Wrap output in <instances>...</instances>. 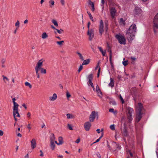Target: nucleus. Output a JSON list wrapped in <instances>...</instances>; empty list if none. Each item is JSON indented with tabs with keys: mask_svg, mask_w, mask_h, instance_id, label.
Here are the masks:
<instances>
[{
	"mask_svg": "<svg viewBox=\"0 0 158 158\" xmlns=\"http://www.w3.org/2000/svg\"><path fill=\"white\" fill-rule=\"evenodd\" d=\"M114 80H110V82L109 84V85L111 87L114 86Z\"/></svg>",
	"mask_w": 158,
	"mask_h": 158,
	"instance_id": "obj_36",
	"label": "nucleus"
},
{
	"mask_svg": "<svg viewBox=\"0 0 158 158\" xmlns=\"http://www.w3.org/2000/svg\"><path fill=\"white\" fill-rule=\"evenodd\" d=\"M55 137L54 134L53 133H52L50 137V142H54V141H55Z\"/></svg>",
	"mask_w": 158,
	"mask_h": 158,
	"instance_id": "obj_24",
	"label": "nucleus"
},
{
	"mask_svg": "<svg viewBox=\"0 0 158 158\" xmlns=\"http://www.w3.org/2000/svg\"><path fill=\"white\" fill-rule=\"evenodd\" d=\"M142 112H136V118L137 122H139L142 118Z\"/></svg>",
	"mask_w": 158,
	"mask_h": 158,
	"instance_id": "obj_14",
	"label": "nucleus"
},
{
	"mask_svg": "<svg viewBox=\"0 0 158 158\" xmlns=\"http://www.w3.org/2000/svg\"><path fill=\"white\" fill-rule=\"evenodd\" d=\"M58 141H59V144H60V145L62 144L63 143V139L61 136L59 137Z\"/></svg>",
	"mask_w": 158,
	"mask_h": 158,
	"instance_id": "obj_32",
	"label": "nucleus"
},
{
	"mask_svg": "<svg viewBox=\"0 0 158 158\" xmlns=\"http://www.w3.org/2000/svg\"><path fill=\"white\" fill-rule=\"evenodd\" d=\"M5 83L8 85H11L14 82V80H3Z\"/></svg>",
	"mask_w": 158,
	"mask_h": 158,
	"instance_id": "obj_15",
	"label": "nucleus"
},
{
	"mask_svg": "<svg viewBox=\"0 0 158 158\" xmlns=\"http://www.w3.org/2000/svg\"><path fill=\"white\" fill-rule=\"evenodd\" d=\"M67 127L69 129L71 130H73V128L71 125L69 124H68L67 125Z\"/></svg>",
	"mask_w": 158,
	"mask_h": 158,
	"instance_id": "obj_46",
	"label": "nucleus"
},
{
	"mask_svg": "<svg viewBox=\"0 0 158 158\" xmlns=\"http://www.w3.org/2000/svg\"><path fill=\"white\" fill-rule=\"evenodd\" d=\"M87 14L89 15L90 19L93 22H94V19H93V17H92L91 14L89 11H87Z\"/></svg>",
	"mask_w": 158,
	"mask_h": 158,
	"instance_id": "obj_33",
	"label": "nucleus"
},
{
	"mask_svg": "<svg viewBox=\"0 0 158 158\" xmlns=\"http://www.w3.org/2000/svg\"><path fill=\"white\" fill-rule=\"evenodd\" d=\"M98 118V113L94 111H92L89 117V120L90 122H93L96 117Z\"/></svg>",
	"mask_w": 158,
	"mask_h": 158,
	"instance_id": "obj_6",
	"label": "nucleus"
},
{
	"mask_svg": "<svg viewBox=\"0 0 158 158\" xmlns=\"http://www.w3.org/2000/svg\"><path fill=\"white\" fill-rule=\"evenodd\" d=\"M56 30L57 31V32L60 34H61L62 33V32H63L64 31L61 29H60V30L56 29Z\"/></svg>",
	"mask_w": 158,
	"mask_h": 158,
	"instance_id": "obj_45",
	"label": "nucleus"
},
{
	"mask_svg": "<svg viewBox=\"0 0 158 158\" xmlns=\"http://www.w3.org/2000/svg\"><path fill=\"white\" fill-rule=\"evenodd\" d=\"M57 98V96L56 94H54L52 97H50L49 99L50 101H54Z\"/></svg>",
	"mask_w": 158,
	"mask_h": 158,
	"instance_id": "obj_18",
	"label": "nucleus"
},
{
	"mask_svg": "<svg viewBox=\"0 0 158 158\" xmlns=\"http://www.w3.org/2000/svg\"><path fill=\"white\" fill-rule=\"evenodd\" d=\"M136 27L135 24H132L126 32L127 37L129 41H132L134 38V34L136 32Z\"/></svg>",
	"mask_w": 158,
	"mask_h": 158,
	"instance_id": "obj_1",
	"label": "nucleus"
},
{
	"mask_svg": "<svg viewBox=\"0 0 158 158\" xmlns=\"http://www.w3.org/2000/svg\"><path fill=\"white\" fill-rule=\"evenodd\" d=\"M107 46L108 52H110V61H111V49L110 48V46L109 45V44L108 43L107 44Z\"/></svg>",
	"mask_w": 158,
	"mask_h": 158,
	"instance_id": "obj_23",
	"label": "nucleus"
},
{
	"mask_svg": "<svg viewBox=\"0 0 158 158\" xmlns=\"http://www.w3.org/2000/svg\"><path fill=\"white\" fill-rule=\"evenodd\" d=\"M111 16L112 18H114L115 15L116 10L114 7H112L110 10Z\"/></svg>",
	"mask_w": 158,
	"mask_h": 158,
	"instance_id": "obj_13",
	"label": "nucleus"
},
{
	"mask_svg": "<svg viewBox=\"0 0 158 158\" xmlns=\"http://www.w3.org/2000/svg\"><path fill=\"white\" fill-rule=\"evenodd\" d=\"M89 122H87L85 123L84 126L86 131H89L91 126V124Z\"/></svg>",
	"mask_w": 158,
	"mask_h": 158,
	"instance_id": "obj_11",
	"label": "nucleus"
},
{
	"mask_svg": "<svg viewBox=\"0 0 158 158\" xmlns=\"http://www.w3.org/2000/svg\"><path fill=\"white\" fill-rule=\"evenodd\" d=\"M14 106L13 107V110H19L18 106H19L18 104L16 102L13 103Z\"/></svg>",
	"mask_w": 158,
	"mask_h": 158,
	"instance_id": "obj_27",
	"label": "nucleus"
},
{
	"mask_svg": "<svg viewBox=\"0 0 158 158\" xmlns=\"http://www.w3.org/2000/svg\"><path fill=\"white\" fill-rule=\"evenodd\" d=\"M115 37L121 44H126V39L123 36L117 34L115 35Z\"/></svg>",
	"mask_w": 158,
	"mask_h": 158,
	"instance_id": "obj_5",
	"label": "nucleus"
},
{
	"mask_svg": "<svg viewBox=\"0 0 158 158\" xmlns=\"http://www.w3.org/2000/svg\"><path fill=\"white\" fill-rule=\"evenodd\" d=\"M141 10L138 7H135V13L136 15L140 14L141 13Z\"/></svg>",
	"mask_w": 158,
	"mask_h": 158,
	"instance_id": "obj_19",
	"label": "nucleus"
},
{
	"mask_svg": "<svg viewBox=\"0 0 158 158\" xmlns=\"http://www.w3.org/2000/svg\"><path fill=\"white\" fill-rule=\"evenodd\" d=\"M6 60L5 58H2L1 60V64L2 67V68H5L6 67V66L5 64V63L6 62Z\"/></svg>",
	"mask_w": 158,
	"mask_h": 158,
	"instance_id": "obj_20",
	"label": "nucleus"
},
{
	"mask_svg": "<svg viewBox=\"0 0 158 158\" xmlns=\"http://www.w3.org/2000/svg\"><path fill=\"white\" fill-rule=\"evenodd\" d=\"M99 31L100 34L102 35L104 32L103 22L102 20H101L100 21L99 27Z\"/></svg>",
	"mask_w": 158,
	"mask_h": 158,
	"instance_id": "obj_7",
	"label": "nucleus"
},
{
	"mask_svg": "<svg viewBox=\"0 0 158 158\" xmlns=\"http://www.w3.org/2000/svg\"><path fill=\"white\" fill-rule=\"evenodd\" d=\"M89 86H91L93 89L94 91L95 90V89L94 87L92 81V80H89V81L88 82Z\"/></svg>",
	"mask_w": 158,
	"mask_h": 158,
	"instance_id": "obj_22",
	"label": "nucleus"
},
{
	"mask_svg": "<svg viewBox=\"0 0 158 158\" xmlns=\"http://www.w3.org/2000/svg\"><path fill=\"white\" fill-rule=\"evenodd\" d=\"M90 62V59H89L83 60V62L82 64V65H87Z\"/></svg>",
	"mask_w": 158,
	"mask_h": 158,
	"instance_id": "obj_25",
	"label": "nucleus"
},
{
	"mask_svg": "<svg viewBox=\"0 0 158 158\" xmlns=\"http://www.w3.org/2000/svg\"><path fill=\"white\" fill-rule=\"evenodd\" d=\"M96 91L97 92L98 96L100 98H102V93L98 86L97 85L96 86Z\"/></svg>",
	"mask_w": 158,
	"mask_h": 158,
	"instance_id": "obj_16",
	"label": "nucleus"
},
{
	"mask_svg": "<svg viewBox=\"0 0 158 158\" xmlns=\"http://www.w3.org/2000/svg\"><path fill=\"white\" fill-rule=\"evenodd\" d=\"M101 1H101V3H102L101 6H103L104 4L105 3V0H101Z\"/></svg>",
	"mask_w": 158,
	"mask_h": 158,
	"instance_id": "obj_59",
	"label": "nucleus"
},
{
	"mask_svg": "<svg viewBox=\"0 0 158 158\" xmlns=\"http://www.w3.org/2000/svg\"><path fill=\"white\" fill-rule=\"evenodd\" d=\"M56 145L54 142H50V147L52 150H54L55 148Z\"/></svg>",
	"mask_w": 158,
	"mask_h": 158,
	"instance_id": "obj_26",
	"label": "nucleus"
},
{
	"mask_svg": "<svg viewBox=\"0 0 158 158\" xmlns=\"http://www.w3.org/2000/svg\"><path fill=\"white\" fill-rule=\"evenodd\" d=\"M82 64L79 67V68L78 69V71L79 72H80L81 70L82 69V68H83V66H82Z\"/></svg>",
	"mask_w": 158,
	"mask_h": 158,
	"instance_id": "obj_47",
	"label": "nucleus"
},
{
	"mask_svg": "<svg viewBox=\"0 0 158 158\" xmlns=\"http://www.w3.org/2000/svg\"><path fill=\"white\" fill-rule=\"evenodd\" d=\"M100 70H101V68L99 67V68H98V73H97V78H99V75H100Z\"/></svg>",
	"mask_w": 158,
	"mask_h": 158,
	"instance_id": "obj_43",
	"label": "nucleus"
},
{
	"mask_svg": "<svg viewBox=\"0 0 158 158\" xmlns=\"http://www.w3.org/2000/svg\"><path fill=\"white\" fill-rule=\"evenodd\" d=\"M102 54V55L103 56H105V54H106V51H105V52H104L103 51L101 52Z\"/></svg>",
	"mask_w": 158,
	"mask_h": 158,
	"instance_id": "obj_63",
	"label": "nucleus"
},
{
	"mask_svg": "<svg viewBox=\"0 0 158 158\" xmlns=\"http://www.w3.org/2000/svg\"><path fill=\"white\" fill-rule=\"evenodd\" d=\"M3 134V131L1 130H0V136H2Z\"/></svg>",
	"mask_w": 158,
	"mask_h": 158,
	"instance_id": "obj_60",
	"label": "nucleus"
},
{
	"mask_svg": "<svg viewBox=\"0 0 158 158\" xmlns=\"http://www.w3.org/2000/svg\"><path fill=\"white\" fill-rule=\"evenodd\" d=\"M31 147L32 149H34L36 146V140L34 139H33L31 141Z\"/></svg>",
	"mask_w": 158,
	"mask_h": 158,
	"instance_id": "obj_17",
	"label": "nucleus"
},
{
	"mask_svg": "<svg viewBox=\"0 0 158 158\" xmlns=\"http://www.w3.org/2000/svg\"><path fill=\"white\" fill-rule=\"evenodd\" d=\"M87 35L89 36V40H91L94 37V30L93 29L88 30Z\"/></svg>",
	"mask_w": 158,
	"mask_h": 158,
	"instance_id": "obj_8",
	"label": "nucleus"
},
{
	"mask_svg": "<svg viewBox=\"0 0 158 158\" xmlns=\"http://www.w3.org/2000/svg\"><path fill=\"white\" fill-rule=\"evenodd\" d=\"M153 28L155 33L156 34L158 30V13L153 19Z\"/></svg>",
	"mask_w": 158,
	"mask_h": 158,
	"instance_id": "obj_3",
	"label": "nucleus"
},
{
	"mask_svg": "<svg viewBox=\"0 0 158 158\" xmlns=\"http://www.w3.org/2000/svg\"><path fill=\"white\" fill-rule=\"evenodd\" d=\"M93 78V74H90L87 77L88 79H92Z\"/></svg>",
	"mask_w": 158,
	"mask_h": 158,
	"instance_id": "obj_42",
	"label": "nucleus"
},
{
	"mask_svg": "<svg viewBox=\"0 0 158 158\" xmlns=\"http://www.w3.org/2000/svg\"><path fill=\"white\" fill-rule=\"evenodd\" d=\"M80 140V138H78V139H77L76 140V143H78Z\"/></svg>",
	"mask_w": 158,
	"mask_h": 158,
	"instance_id": "obj_61",
	"label": "nucleus"
},
{
	"mask_svg": "<svg viewBox=\"0 0 158 158\" xmlns=\"http://www.w3.org/2000/svg\"><path fill=\"white\" fill-rule=\"evenodd\" d=\"M25 84L26 86H28L30 88H31L32 85L29 82H26L25 83Z\"/></svg>",
	"mask_w": 158,
	"mask_h": 158,
	"instance_id": "obj_38",
	"label": "nucleus"
},
{
	"mask_svg": "<svg viewBox=\"0 0 158 158\" xmlns=\"http://www.w3.org/2000/svg\"><path fill=\"white\" fill-rule=\"evenodd\" d=\"M89 4L91 6L92 5H94V3L92 2L91 1H90L89 2Z\"/></svg>",
	"mask_w": 158,
	"mask_h": 158,
	"instance_id": "obj_64",
	"label": "nucleus"
},
{
	"mask_svg": "<svg viewBox=\"0 0 158 158\" xmlns=\"http://www.w3.org/2000/svg\"><path fill=\"white\" fill-rule=\"evenodd\" d=\"M92 8V11L94 12V11L95 8H94V5H92V6H91Z\"/></svg>",
	"mask_w": 158,
	"mask_h": 158,
	"instance_id": "obj_57",
	"label": "nucleus"
},
{
	"mask_svg": "<svg viewBox=\"0 0 158 158\" xmlns=\"http://www.w3.org/2000/svg\"><path fill=\"white\" fill-rule=\"evenodd\" d=\"M77 53L79 55L80 57V58L81 59V60H84L83 56H82V54L78 52H77Z\"/></svg>",
	"mask_w": 158,
	"mask_h": 158,
	"instance_id": "obj_35",
	"label": "nucleus"
},
{
	"mask_svg": "<svg viewBox=\"0 0 158 158\" xmlns=\"http://www.w3.org/2000/svg\"><path fill=\"white\" fill-rule=\"evenodd\" d=\"M107 98L109 99L110 100V99L111 100V101H110L109 102V103L110 104L112 105H116V103L113 100H112V99H111L110 98Z\"/></svg>",
	"mask_w": 158,
	"mask_h": 158,
	"instance_id": "obj_30",
	"label": "nucleus"
},
{
	"mask_svg": "<svg viewBox=\"0 0 158 158\" xmlns=\"http://www.w3.org/2000/svg\"><path fill=\"white\" fill-rule=\"evenodd\" d=\"M120 23H122L123 25H125V21L124 20L123 18H121L120 19Z\"/></svg>",
	"mask_w": 158,
	"mask_h": 158,
	"instance_id": "obj_44",
	"label": "nucleus"
},
{
	"mask_svg": "<svg viewBox=\"0 0 158 158\" xmlns=\"http://www.w3.org/2000/svg\"><path fill=\"white\" fill-rule=\"evenodd\" d=\"M27 117L28 118H31V113L29 112H28L27 113Z\"/></svg>",
	"mask_w": 158,
	"mask_h": 158,
	"instance_id": "obj_52",
	"label": "nucleus"
},
{
	"mask_svg": "<svg viewBox=\"0 0 158 158\" xmlns=\"http://www.w3.org/2000/svg\"><path fill=\"white\" fill-rule=\"evenodd\" d=\"M20 23L19 20H17L15 24V26L18 28L19 27Z\"/></svg>",
	"mask_w": 158,
	"mask_h": 158,
	"instance_id": "obj_40",
	"label": "nucleus"
},
{
	"mask_svg": "<svg viewBox=\"0 0 158 158\" xmlns=\"http://www.w3.org/2000/svg\"><path fill=\"white\" fill-rule=\"evenodd\" d=\"M67 118L68 119L69 118H74V116L70 114H66Z\"/></svg>",
	"mask_w": 158,
	"mask_h": 158,
	"instance_id": "obj_28",
	"label": "nucleus"
},
{
	"mask_svg": "<svg viewBox=\"0 0 158 158\" xmlns=\"http://www.w3.org/2000/svg\"><path fill=\"white\" fill-rule=\"evenodd\" d=\"M105 31L106 32H107L108 30V24L107 23H105Z\"/></svg>",
	"mask_w": 158,
	"mask_h": 158,
	"instance_id": "obj_37",
	"label": "nucleus"
},
{
	"mask_svg": "<svg viewBox=\"0 0 158 158\" xmlns=\"http://www.w3.org/2000/svg\"><path fill=\"white\" fill-rule=\"evenodd\" d=\"M49 6L51 7H52L54 5L55 2L54 0H51L49 1Z\"/></svg>",
	"mask_w": 158,
	"mask_h": 158,
	"instance_id": "obj_31",
	"label": "nucleus"
},
{
	"mask_svg": "<svg viewBox=\"0 0 158 158\" xmlns=\"http://www.w3.org/2000/svg\"><path fill=\"white\" fill-rule=\"evenodd\" d=\"M66 95L67 98H70L71 97V95L69 92V91L67 90L66 91Z\"/></svg>",
	"mask_w": 158,
	"mask_h": 158,
	"instance_id": "obj_39",
	"label": "nucleus"
},
{
	"mask_svg": "<svg viewBox=\"0 0 158 158\" xmlns=\"http://www.w3.org/2000/svg\"><path fill=\"white\" fill-rule=\"evenodd\" d=\"M110 128L112 130H114L115 129L114 125H112L110 127Z\"/></svg>",
	"mask_w": 158,
	"mask_h": 158,
	"instance_id": "obj_48",
	"label": "nucleus"
},
{
	"mask_svg": "<svg viewBox=\"0 0 158 158\" xmlns=\"http://www.w3.org/2000/svg\"><path fill=\"white\" fill-rule=\"evenodd\" d=\"M134 111L133 108L130 107H128L127 108V118L128 120L129 123H130L132 120V113Z\"/></svg>",
	"mask_w": 158,
	"mask_h": 158,
	"instance_id": "obj_4",
	"label": "nucleus"
},
{
	"mask_svg": "<svg viewBox=\"0 0 158 158\" xmlns=\"http://www.w3.org/2000/svg\"><path fill=\"white\" fill-rule=\"evenodd\" d=\"M64 43V41L62 40L60 41H57L56 43L59 45L61 46Z\"/></svg>",
	"mask_w": 158,
	"mask_h": 158,
	"instance_id": "obj_41",
	"label": "nucleus"
},
{
	"mask_svg": "<svg viewBox=\"0 0 158 158\" xmlns=\"http://www.w3.org/2000/svg\"><path fill=\"white\" fill-rule=\"evenodd\" d=\"M48 35L46 32H44L42 34L41 37L42 39H45L48 37Z\"/></svg>",
	"mask_w": 158,
	"mask_h": 158,
	"instance_id": "obj_29",
	"label": "nucleus"
},
{
	"mask_svg": "<svg viewBox=\"0 0 158 158\" xmlns=\"http://www.w3.org/2000/svg\"><path fill=\"white\" fill-rule=\"evenodd\" d=\"M17 136L18 137H22V135L19 132H18L17 134Z\"/></svg>",
	"mask_w": 158,
	"mask_h": 158,
	"instance_id": "obj_62",
	"label": "nucleus"
},
{
	"mask_svg": "<svg viewBox=\"0 0 158 158\" xmlns=\"http://www.w3.org/2000/svg\"><path fill=\"white\" fill-rule=\"evenodd\" d=\"M109 112H110L114 113V110L113 108H110V109H109Z\"/></svg>",
	"mask_w": 158,
	"mask_h": 158,
	"instance_id": "obj_55",
	"label": "nucleus"
},
{
	"mask_svg": "<svg viewBox=\"0 0 158 158\" xmlns=\"http://www.w3.org/2000/svg\"><path fill=\"white\" fill-rule=\"evenodd\" d=\"M52 22L55 26L58 27V23L56 20L54 19H52Z\"/></svg>",
	"mask_w": 158,
	"mask_h": 158,
	"instance_id": "obj_34",
	"label": "nucleus"
},
{
	"mask_svg": "<svg viewBox=\"0 0 158 158\" xmlns=\"http://www.w3.org/2000/svg\"><path fill=\"white\" fill-rule=\"evenodd\" d=\"M60 2L63 6H64V0H60Z\"/></svg>",
	"mask_w": 158,
	"mask_h": 158,
	"instance_id": "obj_54",
	"label": "nucleus"
},
{
	"mask_svg": "<svg viewBox=\"0 0 158 158\" xmlns=\"http://www.w3.org/2000/svg\"><path fill=\"white\" fill-rule=\"evenodd\" d=\"M127 156H128L130 158L131 157H132L134 156V155L133 153L131 152L130 150H128L127 151Z\"/></svg>",
	"mask_w": 158,
	"mask_h": 158,
	"instance_id": "obj_21",
	"label": "nucleus"
},
{
	"mask_svg": "<svg viewBox=\"0 0 158 158\" xmlns=\"http://www.w3.org/2000/svg\"><path fill=\"white\" fill-rule=\"evenodd\" d=\"M137 112H142V111L143 110L144 108L143 104L141 102L138 103V105L136 106Z\"/></svg>",
	"mask_w": 158,
	"mask_h": 158,
	"instance_id": "obj_10",
	"label": "nucleus"
},
{
	"mask_svg": "<svg viewBox=\"0 0 158 158\" xmlns=\"http://www.w3.org/2000/svg\"><path fill=\"white\" fill-rule=\"evenodd\" d=\"M100 63V61H99L97 64V65L95 68V69L96 70L98 67Z\"/></svg>",
	"mask_w": 158,
	"mask_h": 158,
	"instance_id": "obj_56",
	"label": "nucleus"
},
{
	"mask_svg": "<svg viewBox=\"0 0 158 158\" xmlns=\"http://www.w3.org/2000/svg\"><path fill=\"white\" fill-rule=\"evenodd\" d=\"M119 98L121 99V100L122 101V103L123 104L124 103V100H123V98H122V97L121 95H119Z\"/></svg>",
	"mask_w": 158,
	"mask_h": 158,
	"instance_id": "obj_50",
	"label": "nucleus"
},
{
	"mask_svg": "<svg viewBox=\"0 0 158 158\" xmlns=\"http://www.w3.org/2000/svg\"><path fill=\"white\" fill-rule=\"evenodd\" d=\"M31 124L30 123H29L27 126V128L29 129V131L31 129V127H30Z\"/></svg>",
	"mask_w": 158,
	"mask_h": 158,
	"instance_id": "obj_58",
	"label": "nucleus"
},
{
	"mask_svg": "<svg viewBox=\"0 0 158 158\" xmlns=\"http://www.w3.org/2000/svg\"><path fill=\"white\" fill-rule=\"evenodd\" d=\"M125 117L123 116V117H122V118H121V122H122H122L123 121L124 122H124L126 123V122L125 121Z\"/></svg>",
	"mask_w": 158,
	"mask_h": 158,
	"instance_id": "obj_53",
	"label": "nucleus"
},
{
	"mask_svg": "<svg viewBox=\"0 0 158 158\" xmlns=\"http://www.w3.org/2000/svg\"><path fill=\"white\" fill-rule=\"evenodd\" d=\"M131 90L135 93L136 92L137 89L135 87H134L131 89Z\"/></svg>",
	"mask_w": 158,
	"mask_h": 158,
	"instance_id": "obj_49",
	"label": "nucleus"
},
{
	"mask_svg": "<svg viewBox=\"0 0 158 158\" xmlns=\"http://www.w3.org/2000/svg\"><path fill=\"white\" fill-rule=\"evenodd\" d=\"M127 61H125L123 62V64L124 66H126L127 64Z\"/></svg>",
	"mask_w": 158,
	"mask_h": 158,
	"instance_id": "obj_51",
	"label": "nucleus"
},
{
	"mask_svg": "<svg viewBox=\"0 0 158 158\" xmlns=\"http://www.w3.org/2000/svg\"><path fill=\"white\" fill-rule=\"evenodd\" d=\"M13 115L15 120L17 121V119L16 117H20V115L19 113V110H13Z\"/></svg>",
	"mask_w": 158,
	"mask_h": 158,
	"instance_id": "obj_9",
	"label": "nucleus"
},
{
	"mask_svg": "<svg viewBox=\"0 0 158 158\" xmlns=\"http://www.w3.org/2000/svg\"><path fill=\"white\" fill-rule=\"evenodd\" d=\"M122 133L123 135L125 136H127L128 135V132L127 131V127H126V123H124V127L123 130H122Z\"/></svg>",
	"mask_w": 158,
	"mask_h": 158,
	"instance_id": "obj_12",
	"label": "nucleus"
},
{
	"mask_svg": "<svg viewBox=\"0 0 158 158\" xmlns=\"http://www.w3.org/2000/svg\"><path fill=\"white\" fill-rule=\"evenodd\" d=\"M44 61H45V60L43 58L40 59L38 61L35 66V72L37 76V78H40V75L38 73L40 70H41L40 72L41 73L44 74H46V69L41 67L43 65V62Z\"/></svg>",
	"mask_w": 158,
	"mask_h": 158,
	"instance_id": "obj_2",
	"label": "nucleus"
}]
</instances>
